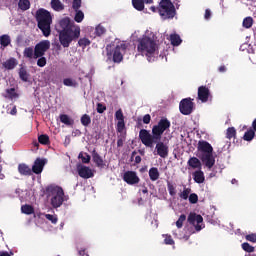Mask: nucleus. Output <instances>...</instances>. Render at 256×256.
Listing matches in <instances>:
<instances>
[{"instance_id":"obj_10","label":"nucleus","mask_w":256,"mask_h":256,"mask_svg":"<svg viewBox=\"0 0 256 256\" xmlns=\"http://www.w3.org/2000/svg\"><path fill=\"white\" fill-rule=\"evenodd\" d=\"M188 223L195 227L196 231H201L205 225H203V216L195 213H190L188 216Z\"/></svg>"},{"instance_id":"obj_22","label":"nucleus","mask_w":256,"mask_h":256,"mask_svg":"<svg viewBox=\"0 0 256 256\" xmlns=\"http://www.w3.org/2000/svg\"><path fill=\"white\" fill-rule=\"evenodd\" d=\"M11 44V37L7 34L0 36L1 47H8Z\"/></svg>"},{"instance_id":"obj_20","label":"nucleus","mask_w":256,"mask_h":256,"mask_svg":"<svg viewBox=\"0 0 256 256\" xmlns=\"http://www.w3.org/2000/svg\"><path fill=\"white\" fill-rule=\"evenodd\" d=\"M20 175H31V168L27 164H20L18 166Z\"/></svg>"},{"instance_id":"obj_49","label":"nucleus","mask_w":256,"mask_h":256,"mask_svg":"<svg viewBox=\"0 0 256 256\" xmlns=\"http://www.w3.org/2000/svg\"><path fill=\"white\" fill-rule=\"evenodd\" d=\"M38 67H45L47 65V58L41 56L37 61Z\"/></svg>"},{"instance_id":"obj_21","label":"nucleus","mask_w":256,"mask_h":256,"mask_svg":"<svg viewBox=\"0 0 256 256\" xmlns=\"http://www.w3.org/2000/svg\"><path fill=\"white\" fill-rule=\"evenodd\" d=\"M3 67H5V69H15V67H17V60L14 58H10L9 60H6L3 63Z\"/></svg>"},{"instance_id":"obj_37","label":"nucleus","mask_w":256,"mask_h":256,"mask_svg":"<svg viewBox=\"0 0 256 256\" xmlns=\"http://www.w3.org/2000/svg\"><path fill=\"white\" fill-rule=\"evenodd\" d=\"M191 194V189L185 188L179 195L180 199H184V201H187L189 199V195Z\"/></svg>"},{"instance_id":"obj_25","label":"nucleus","mask_w":256,"mask_h":256,"mask_svg":"<svg viewBox=\"0 0 256 256\" xmlns=\"http://www.w3.org/2000/svg\"><path fill=\"white\" fill-rule=\"evenodd\" d=\"M149 177L151 181H157L159 179V169L153 167L149 170Z\"/></svg>"},{"instance_id":"obj_8","label":"nucleus","mask_w":256,"mask_h":256,"mask_svg":"<svg viewBox=\"0 0 256 256\" xmlns=\"http://www.w3.org/2000/svg\"><path fill=\"white\" fill-rule=\"evenodd\" d=\"M175 6L169 0H162L159 6V15L161 19H173L175 17Z\"/></svg>"},{"instance_id":"obj_15","label":"nucleus","mask_w":256,"mask_h":256,"mask_svg":"<svg viewBox=\"0 0 256 256\" xmlns=\"http://www.w3.org/2000/svg\"><path fill=\"white\" fill-rule=\"evenodd\" d=\"M209 97H211V92H209V88L205 86H201L198 88V99L202 103H207L209 101Z\"/></svg>"},{"instance_id":"obj_53","label":"nucleus","mask_w":256,"mask_h":256,"mask_svg":"<svg viewBox=\"0 0 256 256\" xmlns=\"http://www.w3.org/2000/svg\"><path fill=\"white\" fill-rule=\"evenodd\" d=\"M72 7L74 11L79 10L81 8V0H74Z\"/></svg>"},{"instance_id":"obj_48","label":"nucleus","mask_w":256,"mask_h":256,"mask_svg":"<svg viewBox=\"0 0 256 256\" xmlns=\"http://www.w3.org/2000/svg\"><path fill=\"white\" fill-rule=\"evenodd\" d=\"M38 140H39V143H41L42 145H47V143H49V136L43 134V135H40L38 137Z\"/></svg>"},{"instance_id":"obj_59","label":"nucleus","mask_w":256,"mask_h":256,"mask_svg":"<svg viewBox=\"0 0 256 256\" xmlns=\"http://www.w3.org/2000/svg\"><path fill=\"white\" fill-rule=\"evenodd\" d=\"M204 18H205L206 20L211 19V10H206V11H205Z\"/></svg>"},{"instance_id":"obj_26","label":"nucleus","mask_w":256,"mask_h":256,"mask_svg":"<svg viewBox=\"0 0 256 256\" xmlns=\"http://www.w3.org/2000/svg\"><path fill=\"white\" fill-rule=\"evenodd\" d=\"M24 57H27L28 59H37L35 58V48L28 47L24 50Z\"/></svg>"},{"instance_id":"obj_18","label":"nucleus","mask_w":256,"mask_h":256,"mask_svg":"<svg viewBox=\"0 0 256 256\" xmlns=\"http://www.w3.org/2000/svg\"><path fill=\"white\" fill-rule=\"evenodd\" d=\"M192 176L195 183H199V184L205 183V173H203L201 169L193 172Z\"/></svg>"},{"instance_id":"obj_23","label":"nucleus","mask_w":256,"mask_h":256,"mask_svg":"<svg viewBox=\"0 0 256 256\" xmlns=\"http://www.w3.org/2000/svg\"><path fill=\"white\" fill-rule=\"evenodd\" d=\"M18 7L21 11H27L31 7V2L29 0H19Z\"/></svg>"},{"instance_id":"obj_9","label":"nucleus","mask_w":256,"mask_h":256,"mask_svg":"<svg viewBox=\"0 0 256 256\" xmlns=\"http://www.w3.org/2000/svg\"><path fill=\"white\" fill-rule=\"evenodd\" d=\"M35 59H39V57H43L49 49H51V42L49 40H42L35 46Z\"/></svg>"},{"instance_id":"obj_27","label":"nucleus","mask_w":256,"mask_h":256,"mask_svg":"<svg viewBox=\"0 0 256 256\" xmlns=\"http://www.w3.org/2000/svg\"><path fill=\"white\" fill-rule=\"evenodd\" d=\"M170 40L172 45H174L175 47H179V44L182 43L181 37L177 34H171Z\"/></svg>"},{"instance_id":"obj_32","label":"nucleus","mask_w":256,"mask_h":256,"mask_svg":"<svg viewBox=\"0 0 256 256\" xmlns=\"http://www.w3.org/2000/svg\"><path fill=\"white\" fill-rule=\"evenodd\" d=\"M167 187H168L169 195H171V197H175L177 195V188H176V186L173 183L168 182L167 183Z\"/></svg>"},{"instance_id":"obj_12","label":"nucleus","mask_w":256,"mask_h":256,"mask_svg":"<svg viewBox=\"0 0 256 256\" xmlns=\"http://www.w3.org/2000/svg\"><path fill=\"white\" fill-rule=\"evenodd\" d=\"M123 179L125 183H127L128 185H137V183H139L140 181L139 176L137 175V172H133V171L125 172Z\"/></svg>"},{"instance_id":"obj_34","label":"nucleus","mask_w":256,"mask_h":256,"mask_svg":"<svg viewBox=\"0 0 256 256\" xmlns=\"http://www.w3.org/2000/svg\"><path fill=\"white\" fill-rule=\"evenodd\" d=\"M19 77L22 79V81H29V73L27 72V69L20 68Z\"/></svg>"},{"instance_id":"obj_19","label":"nucleus","mask_w":256,"mask_h":256,"mask_svg":"<svg viewBox=\"0 0 256 256\" xmlns=\"http://www.w3.org/2000/svg\"><path fill=\"white\" fill-rule=\"evenodd\" d=\"M188 165L191 167V169H201V160H199L197 157H192L188 160Z\"/></svg>"},{"instance_id":"obj_60","label":"nucleus","mask_w":256,"mask_h":256,"mask_svg":"<svg viewBox=\"0 0 256 256\" xmlns=\"http://www.w3.org/2000/svg\"><path fill=\"white\" fill-rule=\"evenodd\" d=\"M9 113L10 115H17V107L13 106Z\"/></svg>"},{"instance_id":"obj_7","label":"nucleus","mask_w":256,"mask_h":256,"mask_svg":"<svg viewBox=\"0 0 256 256\" xmlns=\"http://www.w3.org/2000/svg\"><path fill=\"white\" fill-rule=\"evenodd\" d=\"M36 19L38 21V27L42 31L44 37H49V35H51V23L53 21L51 13L41 8L36 12Z\"/></svg>"},{"instance_id":"obj_43","label":"nucleus","mask_w":256,"mask_h":256,"mask_svg":"<svg viewBox=\"0 0 256 256\" xmlns=\"http://www.w3.org/2000/svg\"><path fill=\"white\" fill-rule=\"evenodd\" d=\"M105 27H103L102 25H98L96 28H95V33L98 37H101V35H105Z\"/></svg>"},{"instance_id":"obj_45","label":"nucleus","mask_w":256,"mask_h":256,"mask_svg":"<svg viewBox=\"0 0 256 256\" xmlns=\"http://www.w3.org/2000/svg\"><path fill=\"white\" fill-rule=\"evenodd\" d=\"M164 237V243L166 245H175V241L173 240V238L171 237V235H163Z\"/></svg>"},{"instance_id":"obj_4","label":"nucleus","mask_w":256,"mask_h":256,"mask_svg":"<svg viewBox=\"0 0 256 256\" xmlns=\"http://www.w3.org/2000/svg\"><path fill=\"white\" fill-rule=\"evenodd\" d=\"M197 157L202 161L203 165L211 171L215 165V156L213 155V146L207 141H199L197 147Z\"/></svg>"},{"instance_id":"obj_31","label":"nucleus","mask_w":256,"mask_h":256,"mask_svg":"<svg viewBox=\"0 0 256 256\" xmlns=\"http://www.w3.org/2000/svg\"><path fill=\"white\" fill-rule=\"evenodd\" d=\"M254 138H255V131L251 129L245 132L243 136L244 141H253Z\"/></svg>"},{"instance_id":"obj_28","label":"nucleus","mask_w":256,"mask_h":256,"mask_svg":"<svg viewBox=\"0 0 256 256\" xmlns=\"http://www.w3.org/2000/svg\"><path fill=\"white\" fill-rule=\"evenodd\" d=\"M133 7L137 9V11H143L145 9V4L143 0H132Z\"/></svg>"},{"instance_id":"obj_51","label":"nucleus","mask_w":256,"mask_h":256,"mask_svg":"<svg viewBox=\"0 0 256 256\" xmlns=\"http://www.w3.org/2000/svg\"><path fill=\"white\" fill-rule=\"evenodd\" d=\"M235 135H236L235 128H233V127L228 128V130H227L228 139H233V137H235Z\"/></svg>"},{"instance_id":"obj_17","label":"nucleus","mask_w":256,"mask_h":256,"mask_svg":"<svg viewBox=\"0 0 256 256\" xmlns=\"http://www.w3.org/2000/svg\"><path fill=\"white\" fill-rule=\"evenodd\" d=\"M115 119L118 121L117 130L119 131V133H122L123 129H125V116H123V111H116Z\"/></svg>"},{"instance_id":"obj_55","label":"nucleus","mask_w":256,"mask_h":256,"mask_svg":"<svg viewBox=\"0 0 256 256\" xmlns=\"http://www.w3.org/2000/svg\"><path fill=\"white\" fill-rule=\"evenodd\" d=\"M246 241H250L251 243H256V234L246 235Z\"/></svg>"},{"instance_id":"obj_52","label":"nucleus","mask_w":256,"mask_h":256,"mask_svg":"<svg viewBox=\"0 0 256 256\" xmlns=\"http://www.w3.org/2000/svg\"><path fill=\"white\" fill-rule=\"evenodd\" d=\"M241 51H248V53H253V48H251V45L249 44H243L241 47H240Z\"/></svg>"},{"instance_id":"obj_64","label":"nucleus","mask_w":256,"mask_h":256,"mask_svg":"<svg viewBox=\"0 0 256 256\" xmlns=\"http://www.w3.org/2000/svg\"><path fill=\"white\" fill-rule=\"evenodd\" d=\"M142 193H144V194H147V193H148V190H147L146 187H143V188H142Z\"/></svg>"},{"instance_id":"obj_42","label":"nucleus","mask_w":256,"mask_h":256,"mask_svg":"<svg viewBox=\"0 0 256 256\" xmlns=\"http://www.w3.org/2000/svg\"><path fill=\"white\" fill-rule=\"evenodd\" d=\"M79 159H81L82 163H89V161H91V156L82 152L79 154Z\"/></svg>"},{"instance_id":"obj_54","label":"nucleus","mask_w":256,"mask_h":256,"mask_svg":"<svg viewBox=\"0 0 256 256\" xmlns=\"http://www.w3.org/2000/svg\"><path fill=\"white\" fill-rule=\"evenodd\" d=\"M173 235H175V237H178V239H183L184 241H189V235L177 234L176 231L173 232Z\"/></svg>"},{"instance_id":"obj_41","label":"nucleus","mask_w":256,"mask_h":256,"mask_svg":"<svg viewBox=\"0 0 256 256\" xmlns=\"http://www.w3.org/2000/svg\"><path fill=\"white\" fill-rule=\"evenodd\" d=\"M242 249L246 251V253H253L255 251V247L251 246L249 243L245 242L242 244Z\"/></svg>"},{"instance_id":"obj_35","label":"nucleus","mask_w":256,"mask_h":256,"mask_svg":"<svg viewBox=\"0 0 256 256\" xmlns=\"http://www.w3.org/2000/svg\"><path fill=\"white\" fill-rule=\"evenodd\" d=\"M243 27H245V29H251V27H253V18L246 17L243 20Z\"/></svg>"},{"instance_id":"obj_39","label":"nucleus","mask_w":256,"mask_h":256,"mask_svg":"<svg viewBox=\"0 0 256 256\" xmlns=\"http://www.w3.org/2000/svg\"><path fill=\"white\" fill-rule=\"evenodd\" d=\"M21 211L25 215H31L33 214V207H31L30 205H24L22 206Z\"/></svg>"},{"instance_id":"obj_3","label":"nucleus","mask_w":256,"mask_h":256,"mask_svg":"<svg viewBox=\"0 0 256 256\" xmlns=\"http://www.w3.org/2000/svg\"><path fill=\"white\" fill-rule=\"evenodd\" d=\"M171 124L167 120H160L158 125L153 126L152 128V134L149 132V130L142 129L139 132V138L140 141H142L143 145L145 147H149L150 149H153L155 147V143L158 141H161V135L169 129Z\"/></svg>"},{"instance_id":"obj_58","label":"nucleus","mask_w":256,"mask_h":256,"mask_svg":"<svg viewBox=\"0 0 256 256\" xmlns=\"http://www.w3.org/2000/svg\"><path fill=\"white\" fill-rule=\"evenodd\" d=\"M97 111L98 113H103V111H105V106H103L102 104H98Z\"/></svg>"},{"instance_id":"obj_13","label":"nucleus","mask_w":256,"mask_h":256,"mask_svg":"<svg viewBox=\"0 0 256 256\" xmlns=\"http://www.w3.org/2000/svg\"><path fill=\"white\" fill-rule=\"evenodd\" d=\"M46 164H47V159L45 158L36 159L34 162V165L32 166L33 173H36V175L43 173V167H45Z\"/></svg>"},{"instance_id":"obj_57","label":"nucleus","mask_w":256,"mask_h":256,"mask_svg":"<svg viewBox=\"0 0 256 256\" xmlns=\"http://www.w3.org/2000/svg\"><path fill=\"white\" fill-rule=\"evenodd\" d=\"M78 255H80V256H89V254H87L85 248H79L78 249Z\"/></svg>"},{"instance_id":"obj_44","label":"nucleus","mask_w":256,"mask_h":256,"mask_svg":"<svg viewBox=\"0 0 256 256\" xmlns=\"http://www.w3.org/2000/svg\"><path fill=\"white\" fill-rule=\"evenodd\" d=\"M78 45L80 47H88V45H91V41L87 38H82L78 41Z\"/></svg>"},{"instance_id":"obj_6","label":"nucleus","mask_w":256,"mask_h":256,"mask_svg":"<svg viewBox=\"0 0 256 256\" xmlns=\"http://www.w3.org/2000/svg\"><path fill=\"white\" fill-rule=\"evenodd\" d=\"M45 195L47 202L53 207V209H59L61 205H63V201H65V193L63 192V188L50 185L45 190Z\"/></svg>"},{"instance_id":"obj_5","label":"nucleus","mask_w":256,"mask_h":256,"mask_svg":"<svg viewBox=\"0 0 256 256\" xmlns=\"http://www.w3.org/2000/svg\"><path fill=\"white\" fill-rule=\"evenodd\" d=\"M127 47L128 45L125 41L115 39L106 47L108 59L114 61V63H121V61H123V55H125V51H127Z\"/></svg>"},{"instance_id":"obj_50","label":"nucleus","mask_w":256,"mask_h":256,"mask_svg":"<svg viewBox=\"0 0 256 256\" xmlns=\"http://www.w3.org/2000/svg\"><path fill=\"white\" fill-rule=\"evenodd\" d=\"M188 199H189L190 203L195 204V203H197V201H199V196H197V194H195V193H192L189 195Z\"/></svg>"},{"instance_id":"obj_47","label":"nucleus","mask_w":256,"mask_h":256,"mask_svg":"<svg viewBox=\"0 0 256 256\" xmlns=\"http://www.w3.org/2000/svg\"><path fill=\"white\" fill-rule=\"evenodd\" d=\"M42 216L47 218L48 221H51L54 225L57 224V216L51 214H42Z\"/></svg>"},{"instance_id":"obj_36","label":"nucleus","mask_w":256,"mask_h":256,"mask_svg":"<svg viewBox=\"0 0 256 256\" xmlns=\"http://www.w3.org/2000/svg\"><path fill=\"white\" fill-rule=\"evenodd\" d=\"M63 83L66 87H77V82L71 78H65Z\"/></svg>"},{"instance_id":"obj_46","label":"nucleus","mask_w":256,"mask_h":256,"mask_svg":"<svg viewBox=\"0 0 256 256\" xmlns=\"http://www.w3.org/2000/svg\"><path fill=\"white\" fill-rule=\"evenodd\" d=\"M93 161L98 165V167H103V159L98 154H94Z\"/></svg>"},{"instance_id":"obj_38","label":"nucleus","mask_w":256,"mask_h":256,"mask_svg":"<svg viewBox=\"0 0 256 256\" xmlns=\"http://www.w3.org/2000/svg\"><path fill=\"white\" fill-rule=\"evenodd\" d=\"M81 123H82V125H84V127H87L88 125L91 124V117L87 114H84L81 117Z\"/></svg>"},{"instance_id":"obj_11","label":"nucleus","mask_w":256,"mask_h":256,"mask_svg":"<svg viewBox=\"0 0 256 256\" xmlns=\"http://www.w3.org/2000/svg\"><path fill=\"white\" fill-rule=\"evenodd\" d=\"M193 111V102L191 98H185L180 102V112L183 115H191Z\"/></svg>"},{"instance_id":"obj_56","label":"nucleus","mask_w":256,"mask_h":256,"mask_svg":"<svg viewBox=\"0 0 256 256\" xmlns=\"http://www.w3.org/2000/svg\"><path fill=\"white\" fill-rule=\"evenodd\" d=\"M143 123H145V125H149V123H151V115L146 114V115L143 117Z\"/></svg>"},{"instance_id":"obj_16","label":"nucleus","mask_w":256,"mask_h":256,"mask_svg":"<svg viewBox=\"0 0 256 256\" xmlns=\"http://www.w3.org/2000/svg\"><path fill=\"white\" fill-rule=\"evenodd\" d=\"M155 149L157 151V155H159V157H162L163 159H165V157L169 155V147L163 142H158Z\"/></svg>"},{"instance_id":"obj_1","label":"nucleus","mask_w":256,"mask_h":256,"mask_svg":"<svg viewBox=\"0 0 256 256\" xmlns=\"http://www.w3.org/2000/svg\"><path fill=\"white\" fill-rule=\"evenodd\" d=\"M137 51L140 55L146 57L149 62L155 61L159 57V44L155 33L146 31L138 40Z\"/></svg>"},{"instance_id":"obj_61","label":"nucleus","mask_w":256,"mask_h":256,"mask_svg":"<svg viewBox=\"0 0 256 256\" xmlns=\"http://www.w3.org/2000/svg\"><path fill=\"white\" fill-rule=\"evenodd\" d=\"M218 71H219L220 73H225V72L227 71V68H226L225 66H220V67L218 68Z\"/></svg>"},{"instance_id":"obj_14","label":"nucleus","mask_w":256,"mask_h":256,"mask_svg":"<svg viewBox=\"0 0 256 256\" xmlns=\"http://www.w3.org/2000/svg\"><path fill=\"white\" fill-rule=\"evenodd\" d=\"M77 171L79 176L82 177V179H91V177H93V170H91V168L87 166L78 165Z\"/></svg>"},{"instance_id":"obj_29","label":"nucleus","mask_w":256,"mask_h":256,"mask_svg":"<svg viewBox=\"0 0 256 256\" xmlns=\"http://www.w3.org/2000/svg\"><path fill=\"white\" fill-rule=\"evenodd\" d=\"M75 11H76V14L74 16V21H76V23H82L83 20L85 19V14L81 10H75Z\"/></svg>"},{"instance_id":"obj_62","label":"nucleus","mask_w":256,"mask_h":256,"mask_svg":"<svg viewBox=\"0 0 256 256\" xmlns=\"http://www.w3.org/2000/svg\"><path fill=\"white\" fill-rule=\"evenodd\" d=\"M135 162H136V163H141V157H140V156H136Z\"/></svg>"},{"instance_id":"obj_40","label":"nucleus","mask_w":256,"mask_h":256,"mask_svg":"<svg viewBox=\"0 0 256 256\" xmlns=\"http://www.w3.org/2000/svg\"><path fill=\"white\" fill-rule=\"evenodd\" d=\"M187 219V216L185 214H182L179 219L176 221V227L178 229H181L183 227V223H185V220Z\"/></svg>"},{"instance_id":"obj_63","label":"nucleus","mask_w":256,"mask_h":256,"mask_svg":"<svg viewBox=\"0 0 256 256\" xmlns=\"http://www.w3.org/2000/svg\"><path fill=\"white\" fill-rule=\"evenodd\" d=\"M143 1V3H146V4H151V3H153V0H142Z\"/></svg>"},{"instance_id":"obj_24","label":"nucleus","mask_w":256,"mask_h":256,"mask_svg":"<svg viewBox=\"0 0 256 256\" xmlns=\"http://www.w3.org/2000/svg\"><path fill=\"white\" fill-rule=\"evenodd\" d=\"M51 7L54 11H63L64 9L63 3L60 0H52Z\"/></svg>"},{"instance_id":"obj_30","label":"nucleus","mask_w":256,"mask_h":256,"mask_svg":"<svg viewBox=\"0 0 256 256\" xmlns=\"http://www.w3.org/2000/svg\"><path fill=\"white\" fill-rule=\"evenodd\" d=\"M5 97H7L8 99H17V97H19V95L15 91V88H11V89L6 90Z\"/></svg>"},{"instance_id":"obj_33","label":"nucleus","mask_w":256,"mask_h":256,"mask_svg":"<svg viewBox=\"0 0 256 256\" xmlns=\"http://www.w3.org/2000/svg\"><path fill=\"white\" fill-rule=\"evenodd\" d=\"M60 121L64 123V125H73V119L65 114L60 115Z\"/></svg>"},{"instance_id":"obj_2","label":"nucleus","mask_w":256,"mask_h":256,"mask_svg":"<svg viewBox=\"0 0 256 256\" xmlns=\"http://www.w3.org/2000/svg\"><path fill=\"white\" fill-rule=\"evenodd\" d=\"M59 41L63 47H69L73 39H79L81 28L71 18L64 17L58 23Z\"/></svg>"}]
</instances>
